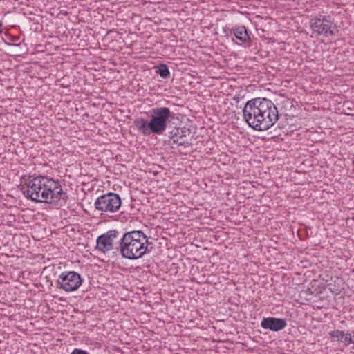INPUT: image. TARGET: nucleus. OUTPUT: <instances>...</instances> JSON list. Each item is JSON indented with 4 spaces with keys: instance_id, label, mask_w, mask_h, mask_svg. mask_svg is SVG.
Segmentation results:
<instances>
[{
    "instance_id": "nucleus-1",
    "label": "nucleus",
    "mask_w": 354,
    "mask_h": 354,
    "mask_svg": "<svg viewBox=\"0 0 354 354\" xmlns=\"http://www.w3.org/2000/svg\"><path fill=\"white\" fill-rule=\"evenodd\" d=\"M25 185L21 191L26 198L35 203L57 205L60 200L67 199L59 181L47 176H32Z\"/></svg>"
},
{
    "instance_id": "nucleus-2",
    "label": "nucleus",
    "mask_w": 354,
    "mask_h": 354,
    "mask_svg": "<svg viewBox=\"0 0 354 354\" xmlns=\"http://www.w3.org/2000/svg\"><path fill=\"white\" fill-rule=\"evenodd\" d=\"M243 120L255 131L271 128L279 119L274 104L266 97H256L247 101L243 109Z\"/></svg>"
},
{
    "instance_id": "nucleus-3",
    "label": "nucleus",
    "mask_w": 354,
    "mask_h": 354,
    "mask_svg": "<svg viewBox=\"0 0 354 354\" xmlns=\"http://www.w3.org/2000/svg\"><path fill=\"white\" fill-rule=\"evenodd\" d=\"M149 113V120L138 118L133 120L134 127L144 136L163 134L174 113L168 107H155Z\"/></svg>"
},
{
    "instance_id": "nucleus-4",
    "label": "nucleus",
    "mask_w": 354,
    "mask_h": 354,
    "mask_svg": "<svg viewBox=\"0 0 354 354\" xmlns=\"http://www.w3.org/2000/svg\"><path fill=\"white\" fill-rule=\"evenodd\" d=\"M148 243V237L142 231L132 230L122 234L119 250L123 258L136 260L146 254Z\"/></svg>"
},
{
    "instance_id": "nucleus-5",
    "label": "nucleus",
    "mask_w": 354,
    "mask_h": 354,
    "mask_svg": "<svg viewBox=\"0 0 354 354\" xmlns=\"http://www.w3.org/2000/svg\"><path fill=\"white\" fill-rule=\"evenodd\" d=\"M310 26L313 33L324 37L334 36L338 32L330 16L319 15L310 19Z\"/></svg>"
},
{
    "instance_id": "nucleus-6",
    "label": "nucleus",
    "mask_w": 354,
    "mask_h": 354,
    "mask_svg": "<svg viewBox=\"0 0 354 354\" xmlns=\"http://www.w3.org/2000/svg\"><path fill=\"white\" fill-rule=\"evenodd\" d=\"M122 201L119 194L109 192L97 198L95 208L101 212L114 213L121 207Z\"/></svg>"
},
{
    "instance_id": "nucleus-7",
    "label": "nucleus",
    "mask_w": 354,
    "mask_h": 354,
    "mask_svg": "<svg viewBox=\"0 0 354 354\" xmlns=\"http://www.w3.org/2000/svg\"><path fill=\"white\" fill-rule=\"evenodd\" d=\"M82 279L80 274L74 271H65L62 272L57 279L59 288L65 292L77 290L82 285Z\"/></svg>"
},
{
    "instance_id": "nucleus-8",
    "label": "nucleus",
    "mask_w": 354,
    "mask_h": 354,
    "mask_svg": "<svg viewBox=\"0 0 354 354\" xmlns=\"http://www.w3.org/2000/svg\"><path fill=\"white\" fill-rule=\"evenodd\" d=\"M191 129L185 126L174 127L169 131V138L178 146L189 147L192 145L189 136Z\"/></svg>"
},
{
    "instance_id": "nucleus-9",
    "label": "nucleus",
    "mask_w": 354,
    "mask_h": 354,
    "mask_svg": "<svg viewBox=\"0 0 354 354\" xmlns=\"http://www.w3.org/2000/svg\"><path fill=\"white\" fill-rule=\"evenodd\" d=\"M119 235V232L117 230H109L97 238L96 249L105 253L113 249V239L117 238Z\"/></svg>"
},
{
    "instance_id": "nucleus-10",
    "label": "nucleus",
    "mask_w": 354,
    "mask_h": 354,
    "mask_svg": "<svg viewBox=\"0 0 354 354\" xmlns=\"http://www.w3.org/2000/svg\"><path fill=\"white\" fill-rule=\"evenodd\" d=\"M261 327L263 329L278 332L284 329L287 326V321L283 318L263 317L261 322Z\"/></svg>"
},
{
    "instance_id": "nucleus-11",
    "label": "nucleus",
    "mask_w": 354,
    "mask_h": 354,
    "mask_svg": "<svg viewBox=\"0 0 354 354\" xmlns=\"http://www.w3.org/2000/svg\"><path fill=\"white\" fill-rule=\"evenodd\" d=\"M233 33L236 38L242 42H246L250 40L247 29L244 26L234 27L232 29Z\"/></svg>"
},
{
    "instance_id": "nucleus-12",
    "label": "nucleus",
    "mask_w": 354,
    "mask_h": 354,
    "mask_svg": "<svg viewBox=\"0 0 354 354\" xmlns=\"http://www.w3.org/2000/svg\"><path fill=\"white\" fill-rule=\"evenodd\" d=\"M156 73L163 79H167L170 76L169 68L165 64H160L156 67Z\"/></svg>"
},
{
    "instance_id": "nucleus-13",
    "label": "nucleus",
    "mask_w": 354,
    "mask_h": 354,
    "mask_svg": "<svg viewBox=\"0 0 354 354\" xmlns=\"http://www.w3.org/2000/svg\"><path fill=\"white\" fill-rule=\"evenodd\" d=\"M344 333V331L343 330H335L330 331L329 333V335L333 339H336L337 341H341L343 339Z\"/></svg>"
},
{
    "instance_id": "nucleus-14",
    "label": "nucleus",
    "mask_w": 354,
    "mask_h": 354,
    "mask_svg": "<svg viewBox=\"0 0 354 354\" xmlns=\"http://www.w3.org/2000/svg\"><path fill=\"white\" fill-rule=\"evenodd\" d=\"M341 342H343L346 345H348L351 343L354 344V342L352 340L351 335L349 332L344 333L343 339L341 340Z\"/></svg>"
},
{
    "instance_id": "nucleus-15",
    "label": "nucleus",
    "mask_w": 354,
    "mask_h": 354,
    "mask_svg": "<svg viewBox=\"0 0 354 354\" xmlns=\"http://www.w3.org/2000/svg\"><path fill=\"white\" fill-rule=\"evenodd\" d=\"M71 354H90L85 350H82L80 348H75L73 350V351L71 353Z\"/></svg>"
},
{
    "instance_id": "nucleus-16",
    "label": "nucleus",
    "mask_w": 354,
    "mask_h": 354,
    "mask_svg": "<svg viewBox=\"0 0 354 354\" xmlns=\"http://www.w3.org/2000/svg\"><path fill=\"white\" fill-rule=\"evenodd\" d=\"M352 161H353V164L354 165V155H353V157L352 158Z\"/></svg>"
}]
</instances>
